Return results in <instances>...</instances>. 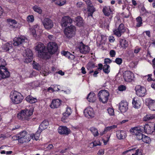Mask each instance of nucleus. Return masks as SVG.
I'll return each instance as SVG.
<instances>
[{
    "instance_id": "nucleus-38",
    "label": "nucleus",
    "mask_w": 155,
    "mask_h": 155,
    "mask_svg": "<svg viewBox=\"0 0 155 155\" xmlns=\"http://www.w3.org/2000/svg\"><path fill=\"white\" fill-rule=\"evenodd\" d=\"M137 23L136 26L137 27H140L143 24L142 18L140 16H138L136 18Z\"/></svg>"
},
{
    "instance_id": "nucleus-32",
    "label": "nucleus",
    "mask_w": 155,
    "mask_h": 155,
    "mask_svg": "<svg viewBox=\"0 0 155 155\" xmlns=\"http://www.w3.org/2000/svg\"><path fill=\"white\" fill-rule=\"evenodd\" d=\"M102 11L104 15L106 16H108L110 15L111 12L110 8L106 6H104L103 7Z\"/></svg>"
},
{
    "instance_id": "nucleus-29",
    "label": "nucleus",
    "mask_w": 155,
    "mask_h": 155,
    "mask_svg": "<svg viewBox=\"0 0 155 155\" xmlns=\"http://www.w3.org/2000/svg\"><path fill=\"white\" fill-rule=\"evenodd\" d=\"M48 125V121L47 120H44L41 124L39 127L38 129L42 131V130L47 127Z\"/></svg>"
},
{
    "instance_id": "nucleus-55",
    "label": "nucleus",
    "mask_w": 155,
    "mask_h": 155,
    "mask_svg": "<svg viewBox=\"0 0 155 155\" xmlns=\"http://www.w3.org/2000/svg\"><path fill=\"white\" fill-rule=\"evenodd\" d=\"M32 35L34 36L36 34V30L35 28H32L30 29Z\"/></svg>"
},
{
    "instance_id": "nucleus-37",
    "label": "nucleus",
    "mask_w": 155,
    "mask_h": 155,
    "mask_svg": "<svg viewBox=\"0 0 155 155\" xmlns=\"http://www.w3.org/2000/svg\"><path fill=\"white\" fill-rule=\"evenodd\" d=\"M76 21H77V25L79 26H81L83 25V20L82 18L80 16L77 17Z\"/></svg>"
},
{
    "instance_id": "nucleus-10",
    "label": "nucleus",
    "mask_w": 155,
    "mask_h": 155,
    "mask_svg": "<svg viewBox=\"0 0 155 155\" xmlns=\"http://www.w3.org/2000/svg\"><path fill=\"white\" fill-rule=\"evenodd\" d=\"M133 135L136 136L137 138L139 140H142L144 142L148 143L150 141V139L148 137L143 134L141 132H137V134L132 133Z\"/></svg>"
},
{
    "instance_id": "nucleus-64",
    "label": "nucleus",
    "mask_w": 155,
    "mask_h": 155,
    "mask_svg": "<svg viewBox=\"0 0 155 155\" xmlns=\"http://www.w3.org/2000/svg\"><path fill=\"white\" fill-rule=\"evenodd\" d=\"M109 41L110 42H113L114 41V39L113 37H110L109 38Z\"/></svg>"
},
{
    "instance_id": "nucleus-6",
    "label": "nucleus",
    "mask_w": 155,
    "mask_h": 155,
    "mask_svg": "<svg viewBox=\"0 0 155 155\" xmlns=\"http://www.w3.org/2000/svg\"><path fill=\"white\" fill-rule=\"evenodd\" d=\"M109 95V93L107 90L101 91L98 94L99 101L103 103H106L107 102Z\"/></svg>"
},
{
    "instance_id": "nucleus-5",
    "label": "nucleus",
    "mask_w": 155,
    "mask_h": 155,
    "mask_svg": "<svg viewBox=\"0 0 155 155\" xmlns=\"http://www.w3.org/2000/svg\"><path fill=\"white\" fill-rule=\"evenodd\" d=\"M143 131L148 134H150L153 132L150 126L148 125H146L144 127L140 126L134 127L130 130L131 132L135 134H137V132L141 133Z\"/></svg>"
},
{
    "instance_id": "nucleus-3",
    "label": "nucleus",
    "mask_w": 155,
    "mask_h": 155,
    "mask_svg": "<svg viewBox=\"0 0 155 155\" xmlns=\"http://www.w3.org/2000/svg\"><path fill=\"white\" fill-rule=\"evenodd\" d=\"M10 97L12 103L16 104L21 103L24 98L21 94L16 91L11 92Z\"/></svg>"
},
{
    "instance_id": "nucleus-31",
    "label": "nucleus",
    "mask_w": 155,
    "mask_h": 155,
    "mask_svg": "<svg viewBox=\"0 0 155 155\" xmlns=\"http://www.w3.org/2000/svg\"><path fill=\"white\" fill-rule=\"evenodd\" d=\"M148 106L151 110L155 111V100H150L149 101Z\"/></svg>"
},
{
    "instance_id": "nucleus-33",
    "label": "nucleus",
    "mask_w": 155,
    "mask_h": 155,
    "mask_svg": "<svg viewBox=\"0 0 155 155\" xmlns=\"http://www.w3.org/2000/svg\"><path fill=\"white\" fill-rule=\"evenodd\" d=\"M12 47V43H7L2 46V48L5 51H8Z\"/></svg>"
},
{
    "instance_id": "nucleus-40",
    "label": "nucleus",
    "mask_w": 155,
    "mask_h": 155,
    "mask_svg": "<svg viewBox=\"0 0 155 155\" xmlns=\"http://www.w3.org/2000/svg\"><path fill=\"white\" fill-rule=\"evenodd\" d=\"M33 65L34 68L36 69V70L39 71L41 70V66L38 63L35 62V61H33Z\"/></svg>"
},
{
    "instance_id": "nucleus-63",
    "label": "nucleus",
    "mask_w": 155,
    "mask_h": 155,
    "mask_svg": "<svg viewBox=\"0 0 155 155\" xmlns=\"http://www.w3.org/2000/svg\"><path fill=\"white\" fill-rule=\"evenodd\" d=\"M81 72L83 74H85L86 73V71L85 70V68L84 67H82L81 69Z\"/></svg>"
},
{
    "instance_id": "nucleus-52",
    "label": "nucleus",
    "mask_w": 155,
    "mask_h": 155,
    "mask_svg": "<svg viewBox=\"0 0 155 155\" xmlns=\"http://www.w3.org/2000/svg\"><path fill=\"white\" fill-rule=\"evenodd\" d=\"M116 54L115 51L114 50H111L110 52V54L111 57H114Z\"/></svg>"
},
{
    "instance_id": "nucleus-42",
    "label": "nucleus",
    "mask_w": 155,
    "mask_h": 155,
    "mask_svg": "<svg viewBox=\"0 0 155 155\" xmlns=\"http://www.w3.org/2000/svg\"><path fill=\"white\" fill-rule=\"evenodd\" d=\"M101 143L99 141H94L90 143V146L91 147L96 146H97L101 145Z\"/></svg>"
},
{
    "instance_id": "nucleus-35",
    "label": "nucleus",
    "mask_w": 155,
    "mask_h": 155,
    "mask_svg": "<svg viewBox=\"0 0 155 155\" xmlns=\"http://www.w3.org/2000/svg\"><path fill=\"white\" fill-rule=\"evenodd\" d=\"M155 118V115L153 114H147L143 118L144 121H147L150 120Z\"/></svg>"
},
{
    "instance_id": "nucleus-14",
    "label": "nucleus",
    "mask_w": 155,
    "mask_h": 155,
    "mask_svg": "<svg viewBox=\"0 0 155 155\" xmlns=\"http://www.w3.org/2000/svg\"><path fill=\"white\" fill-rule=\"evenodd\" d=\"M123 78L125 81L131 82L134 78V74L130 71H125L123 74Z\"/></svg>"
},
{
    "instance_id": "nucleus-22",
    "label": "nucleus",
    "mask_w": 155,
    "mask_h": 155,
    "mask_svg": "<svg viewBox=\"0 0 155 155\" xmlns=\"http://www.w3.org/2000/svg\"><path fill=\"white\" fill-rule=\"evenodd\" d=\"M128 103L126 101H122L119 104V109L121 112H125L128 109Z\"/></svg>"
},
{
    "instance_id": "nucleus-58",
    "label": "nucleus",
    "mask_w": 155,
    "mask_h": 155,
    "mask_svg": "<svg viewBox=\"0 0 155 155\" xmlns=\"http://www.w3.org/2000/svg\"><path fill=\"white\" fill-rule=\"evenodd\" d=\"M135 155H142V153L140 151L139 149H137L135 153Z\"/></svg>"
},
{
    "instance_id": "nucleus-1",
    "label": "nucleus",
    "mask_w": 155,
    "mask_h": 155,
    "mask_svg": "<svg viewBox=\"0 0 155 155\" xmlns=\"http://www.w3.org/2000/svg\"><path fill=\"white\" fill-rule=\"evenodd\" d=\"M35 48L36 51L38 52V56L39 57L46 59L49 58V53L47 52L45 46L42 43H38Z\"/></svg>"
},
{
    "instance_id": "nucleus-26",
    "label": "nucleus",
    "mask_w": 155,
    "mask_h": 155,
    "mask_svg": "<svg viewBox=\"0 0 155 155\" xmlns=\"http://www.w3.org/2000/svg\"><path fill=\"white\" fill-rule=\"evenodd\" d=\"M6 64V62L4 59H0V70H1V71H8L5 67Z\"/></svg>"
},
{
    "instance_id": "nucleus-30",
    "label": "nucleus",
    "mask_w": 155,
    "mask_h": 155,
    "mask_svg": "<svg viewBox=\"0 0 155 155\" xmlns=\"http://www.w3.org/2000/svg\"><path fill=\"white\" fill-rule=\"evenodd\" d=\"M26 101L31 104L34 103L36 102L37 101V99L35 97H33L30 95L28 96L26 98Z\"/></svg>"
},
{
    "instance_id": "nucleus-24",
    "label": "nucleus",
    "mask_w": 155,
    "mask_h": 155,
    "mask_svg": "<svg viewBox=\"0 0 155 155\" xmlns=\"http://www.w3.org/2000/svg\"><path fill=\"white\" fill-rule=\"evenodd\" d=\"M126 136L125 131L123 130H118L117 131V136L119 139H123Z\"/></svg>"
},
{
    "instance_id": "nucleus-57",
    "label": "nucleus",
    "mask_w": 155,
    "mask_h": 155,
    "mask_svg": "<svg viewBox=\"0 0 155 155\" xmlns=\"http://www.w3.org/2000/svg\"><path fill=\"white\" fill-rule=\"evenodd\" d=\"M140 48L139 47H136L134 50V53L136 54L138 53L140 50Z\"/></svg>"
},
{
    "instance_id": "nucleus-20",
    "label": "nucleus",
    "mask_w": 155,
    "mask_h": 155,
    "mask_svg": "<svg viewBox=\"0 0 155 155\" xmlns=\"http://www.w3.org/2000/svg\"><path fill=\"white\" fill-rule=\"evenodd\" d=\"M72 22V20L69 16H65L62 18L61 25L62 27H65L68 24L71 23Z\"/></svg>"
},
{
    "instance_id": "nucleus-13",
    "label": "nucleus",
    "mask_w": 155,
    "mask_h": 155,
    "mask_svg": "<svg viewBox=\"0 0 155 155\" xmlns=\"http://www.w3.org/2000/svg\"><path fill=\"white\" fill-rule=\"evenodd\" d=\"M47 49L51 54H53L56 52L58 49L57 44L54 42H50L48 44Z\"/></svg>"
},
{
    "instance_id": "nucleus-59",
    "label": "nucleus",
    "mask_w": 155,
    "mask_h": 155,
    "mask_svg": "<svg viewBox=\"0 0 155 155\" xmlns=\"http://www.w3.org/2000/svg\"><path fill=\"white\" fill-rule=\"evenodd\" d=\"M98 68H97L98 70H101L103 69V65L101 64H98Z\"/></svg>"
},
{
    "instance_id": "nucleus-15",
    "label": "nucleus",
    "mask_w": 155,
    "mask_h": 155,
    "mask_svg": "<svg viewBox=\"0 0 155 155\" xmlns=\"http://www.w3.org/2000/svg\"><path fill=\"white\" fill-rule=\"evenodd\" d=\"M136 94L139 97H143L146 94V89L140 85L137 86L135 88Z\"/></svg>"
},
{
    "instance_id": "nucleus-44",
    "label": "nucleus",
    "mask_w": 155,
    "mask_h": 155,
    "mask_svg": "<svg viewBox=\"0 0 155 155\" xmlns=\"http://www.w3.org/2000/svg\"><path fill=\"white\" fill-rule=\"evenodd\" d=\"M117 127V125H113L112 126H110L107 127L104 129V131H106V132H107L108 131L112 130V129H114Z\"/></svg>"
},
{
    "instance_id": "nucleus-61",
    "label": "nucleus",
    "mask_w": 155,
    "mask_h": 155,
    "mask_svg": "<svg viewBox=\"0 0 155 155\" xmlns=\"http://www.w3.org/2000/svg\"><path fill=\"white\" fill-rule=\"evenodd\" d=\"M152 76V74H149L148 75V78H147V80L148 81H153V79L151 78V77Z\"/></svg>"
},
{
    "instance_id": "nucleus-62",
    "label": "nucleus",
    "mask_w": 155,
    "mask_h": 155,
    "mask_svg": "<svg viewBox=\"0 0 155 155\" xmlns=\"http://www.w3.org/2000/svg\"><path fill=\"white\" fill-rule=\"evenodd\" d=\"M53 147V146L52 144H49L48 146L47 147V149L48 150H50L52 149Z\"/></svg>"
},
{
    "instance_id": "nucleus-47",
    "label": "nucleus",
    "mask_w": 155,
    "mask_h": 155,
    "mask_svg": "<svg viewBox=\"0 0 155 155\" xmlns=\"http://www.w3.org/2000/svg\"><path fill=\"white\" fill-rule=\"evenodd\" d=\"M107 111L109 114L110 116H114V109L109 108L107 109Z\"/></svg>"
},
{
    "instance_id": "nucleus-17",
    "label": "nucleus",
    "mask_w": 155,
    "mask_h": 155,
    "mask_svg": "<svg viewBox=\"0 0 155 155\" xmlns=\"http://www.w3.org/2000/svg\"><path fill=\"white\" fill-rule=\"evenodd\" d=\"M84 113L85 116L88 118L93 117L94 116L93 109L90 107H87L84 110Z\"/></svg>"
},
{
    "instance_id": "nucleus-48",
    "label": "nucleus",
    "mask_w": 155,
    "mask_h": 155,
    "mask_svg": "<svg viewBox=\"0 0 155 155\" xmlns=\"http://www.w3.org/2000/svg\"><path fill=\"white\" fill-rule=\"evenodd\" d=\"M27 20L28 22H32L34 20V17L33 15H28L27 17Z\"/></svg>"
},
{
    "instance_id": "nucleus-34",
    "label": "nucleus",
    "mask_w": 155,
    "mask_h": 155,
    "mask_svg": "<svg viewBox=\"0 0 155 155\" xmlns=\"http://www.w3.org/2000/svg\"><path fill=\"white\" fill-rule=\"evenodd\" d=\"M120 45L122 47L126 48L128 46L127 41L124 39H121L120 41Z\"/></svg>"
},
{
    "instance_id": "nucleus-53",
    "label": "nucleus",
    "mask_w": 155,
    "mask_h": 155,
    "mask_svg": "<svg viewBox=\"0 0 155 155\" xmlns=\"http://www.w3.org/2000/svg\"><path fill=\"white\" fill-rule=\"evenodd\" d=\"M48 37L50 40H54L55 38V36L52 35H48Z\"/></svg>"
},
{
    "instance_id": "nucleus-2",
    "label": "nucleus",
    "mask_w": 155,
    "mask_h": 155,
    "mask_svg": "<svg viewBox=\"0 0 155 155\" xmlns=\"http://www.w3.org/2000/svg\"><path fill=\"white\" fill-rule=\"evenodd\" d=\"M30 135L28 132L23 130L20 132L16 136H14L13 137L15 140H18L19 143H23L25 142H28L31 140Z\"/></svg>"
},
{
    "instance_id": "nucleus-18",
    "label": "nucleus",
    "mask_w": 155,
    "mask_h": 155,
    "mask_svg": "<svg viewBox=\"0 0 155 155\" xmlns=\"http://www.w3.org/2000/svg\"><path fill=\"white\" fill-rule=\"evenodd\" d=\"M72 111L71 108L69 107H67L66 112L63 114V116L61 118V121L64 123H67L69 116L71 114Z\"/></svg>"
},
{
    "instance_id": "nucleus-51",
    "label": "nucleus",
    "mask_w": 155,
    "mask_h": 155,
    "mask_svg": "<svg viewBox=\"0 0 155 155\" xmlns=\"http://www.w3.org/2000/svg\"><path fill=\"white\" fill-rule=\"evenodd\" d=\"M118 90L120 91H123L126 90V87L124 85H120L118 87Z\"/></svg>"
},
{
    "instance_id": "nucleus-12",
    "label": "nucleus",
    "mask_w": 155,
    "mask_h": 155,
    "mask_svg": "<svg viewBox=\"0 0 155 155\" xmlns=\"http://www.w3.org/2000/svg\"><path fill=\"white\" fill-rule=\"evenodd\" d=\"M42 22L44 28L46 29H50L53 26V22L49 18H45L42 21Z\"/></svg>"
},
{
    "instance_id": "nucleus-9",
    "label": "nucleus",
    "mask_w": 155,
    "mask_h": 155,
    "mask_svg": "<svg viewBox=\"0 0 155 155\" xmlns=\"http://www.w3.org/2000/svg\"><path fill=\"white\" fill-rule=\"evenodd\" d=\"M125 31V29L123 24L121 23L119 24L117 28L114 29L113 30L114 33L117 36L120 37L122 34Z\"/></svg>"
},
{
    "instance_id": "nucleus-49",
    "label": "nucleus",
    "mask_w": 155,
    "mask_h": 155,
    "mask_svg": "<svg viewBox=\"0 0 155 155\" xmlns=\"http://www.w3.org/2000/svg\"><path fill=\"white\" fill-rule=\"evenodd\" d=\"M89 5V6L88 8V11L89 12L94 13L95 11L94 8L93 6Z\"/></svg>"
},
{
    "instance_id": "nucleus-28",
    "label": "nucleus",
    "mask_w": 155,
    "mask_h": 155,
    "mask_svg": "<svg viewBox=\"0 0 155 155\" xmlns=\"http://www.w3.org/2000/svg\"><path fill=\"white\" fill-rule=\"evenodd\" d=\"M10 72L8 71H1L0 70V80L2 78H8L10 76Z\"/></svg>"
},
{
    "instance_id": "nucleus-7",
    "label": "nucleus",
    "mask_w": 155,
    "mask_h": 155,
    "mask_svg": "<svg viewBox=\"0 0 155 155\" xmlns=\"http://www.w3.org/2000/svg\"><path fill=\"white\" fill-rule=\"evenodd\" d=\"M75 27L71 25L65 29L64 33L68 38H71L75 35Z\"/></svg>"
},
{
    "instance_id": "nucleus-39",
    "label": "nucleus",
    "mask_w": 155,
    "mask_h": 155,
    "mask_svg": "<svg viewBox=\"0 0 155 155\" xmlns=\"http://www.w3.org/2000/svg\"><path fill=\"white\" fill-rule=\"evenodd\" d=\"M90 130L94 137L97 136L98 135V131L96 128L92 127L90 128Z\"/></svg>"
},
{
    "instance_id": "nucleus-60",
    "label": "nucleus",
    "mask_w": 155,
    "mask_h": 155,
    "mask_svg": "<svg viewBox=\"0 0 155 155\" xmlns=\"http://www.w3.org/2000/svg\"><path fill=\"white\" fill-rule=\"evenodd\" d=\"M83 5L81 2H79L77 3V7L80 8Z\"/></svg>"
},
{
    "instance_id": "nucleus-46",
    "label": "nucleus",
    "mask_w": 155,
    "mask_h": 155,
    "mask_svg": "<svg viewBox=\"0 0 155 155\" xmlns=\"http://www.w3.org/2000/svg\"><path fill=\"white\" fill-rule=\"evenodd\" d=\"M66 2L65 0H56L55 4L59 6H61L64 5Z\"/></svg>"
},
{
    "instance_id": "nucleus-27",
    "label": "nucleus",
    "mask_w": 155,
    "mask_h": 155,
    "mask_svg": "<svg viewBox=\"0 0 155 155\" xmlns=\"http://www.w3.org/2000/svg\"><path fill=\"white\" fill-rule=\"evenodd\" d=\"M42 131L41 130L38 129L35 134H32L30 135V138L31 137L32 139H34L36 140H38L39 138L40 134Z\"/></svg>"
},
{
    "instance_id": "nucleus-45",
    "label": "nucleus",
    "mask_w": 155,
    "mask_h": 155,
    "mask_svg": "<svg viewBox=\"0 0 155 155\" xmlns=\"http://www.w3.org/2000/svg\"><path fill=\"white\" fill-rule=\"evenodd\" d=\"M33 8L35 12L39 14H41L42 12V10L40 8L37 6H34L33 7Z\"/></svg>"
},
{
    "instance_id": "nucleus-25",
    "label": "nucleus",
    "mask_w": 155,
    "mask_h": 155,
    "mask_svg": "<svg viewBox=\"0 0 155 155\" xmlns=\"http://www.w3.org/2000/svg\"><path fill=\"white\" fill-rule=\"evenodd\" d=\"M87 99L90 102H94L96 99L95 94L93 92H90L88 94Z\"/></svg>"
},
{
    "instance_id": "nucleus-19",
    "label": "nucleus",
    "mask_w": 155,
    "mask_h": 155,
    "mask_svg": "<svg viewBox=\"0 0 155 155\" xmlns=\"http://www.w3.org/2000/svg\"><path fill=\"white\" fill-rule=\"evenodd\" d=\"M58 131L60 134L67 135L70 133L71 130L65 126H60L58 129Z\"/></svg>"
},
{
    "instance_id": "nucleus-4",
    "label": "nucleus",
    "mask_w": 155,
    "mask_h": 155,
    "mask_svg": "<svg viewBox=\"0 0 155 155\" xmlns=\"http://www.w3.org/2000/svg\"><path fill=\"white\" fill-rule=\"evenodd\" d=\"M33 114V111L31 110L26 109L22 110L17 114L18 117L23 120H28L29 117Z\"/></svg>"
},
{
    "instance_id": "nucleus-16",
    "label": "nucleus",
    "mask_w": 155,
    "mask_h": 155,
    "mask_svg": "<svg viewBox=\"0 0 155 155\" xmlns=\"http://www.w3.org/2000/svg\"><path fill=\"white\" fill-rule=\"evenodd\" d=\"M80 52L82 54H86L90 51V48L87 45H84L82 42L80 43L78 48Z\"/></svg>"
},
{
    "instance_id": "nucleus-50",
    "label": "nucleus",
    "mask_w": 155,
    "mask_h": 155,
    "mask_svg": "<svg viewBox=\"0 0 155 155\" xmlns=\"http://www.w3.org/2000/svg\"><path fill=\"white\" fill-rule=\"evenodd\" d=\"M115 62L117 64L120 65L122 62V60L121 58H117L115 60Z\"/></svg>"
},
{
    "instance_id": "nucleus-56",
    "label": "nucleus",
    "mask_w": 155,
    "mask_h": 155,
    "mask_svg": "<svg viewBox=\"0 0 155 155\" xmlns=\"http://www.w3.org/2000/svg\"><path fill=\"white\" fill-rule=\"evenodd\" d=\"M111 62V60L109 58H105L104 60V63L106 64H110Z\"/></svg>"
},
{
    "instance_id": "nucleus-8",
    "label": "nucleus",
    "mask_w": 155,
    "mask_h": 155,
    "mask_svg": "<svg viewBox=\"0 0 155 155\" xmlns=\"http://www.w3.org/2000/svg\"><path fill=\"white\" fill-rule=\"evenodd\" d=\"M23 55L25 58V62L28 63L31 61L33 59V54L31 50L29 48L26 49L24 51Z\"/></svg>"
},
{
    "instance_id": "nucleus-21",
    "label": "nucleus",
    "mask_w": 155,
    "mask_h": 155,
    "mask_svg": "<svg viewBox=\"0 0 155 155\" xmlns=\"http://www.w3.org/2000/svg\"><path fill=\"white\" fill-rule=\"evenodd\" d=\"M61 101L59 99H55L52 100L50 107L51 108H58L61 105Z\"/></svg>"
},
{
    "instance_id": "nucleus-41",
    "label": "nucleus",
    "mask_w": 155,
    "mask_h": 155,
    "mask_svg": "<svg viewBox=\"0 0 155 155\" xmlns=\"http://www.w3.org/2000/svg\"><path fill=\"white\" fill-rule=\"evenodd\" d=\"M109 68L110 66L109 65L107 64H105L103 67V71L106 74H108L110 71L109 69Z\"/></svg>"
},
{
    "instance_id": "nucleus-11",
    "label": "nucleus",
    "mask_w": 155,
    "mask_h": 155,
    "mask_svg": "<svg viewBox=\"0 0 155 155\" xmlns=\"http://www.w3.org/2000/svg\"><path fill=\"white\" fill-rule=\"evenodd\" d=\"M27 41V39L23 36L19 37H16L13 39V44L15 46H18L25 42H26Z\"/></svg>"
},
{
    "instance_id": "nucleus-36",
    "label": "nucleus",
    "mask_w": 155,
    "mask_h": 155,
    "mask_svg": "<svg viewBox=\"0 0 155 155\" xmlns=\"http://www.w3.org/2000/svg\"><path fill=\"white\" fill-rule=\"evenodd\" d=\"M62 53L64 56L68 57V58L73 59L74 58V56L68 51H63Z\"/></svg>"
},
{
    "instance_id": "nucleus-43",
    "label": "nucleus",
    "mask_w": 155,
    "mask_h": 155,
    "mask_svg": "<svg viewBox=\"0 0 155 155\" xmlns=\"http://www.w3.org/2000/svg\"><path fill=\"white\" fill-rule=\"evenodd\" d=\"M7 21L8 24L11 26L14 27V25H15L17 23V22L14 19H7Z\"/></svg>"
},
{
    "instance_id": "nucleus-54",
    "label": "nucleus",
    "mask_w": 155,
    "mask_h": 155,
    "mask_svg": "<svg viewBox=\"0 0 155 155\" xmlns=\"http://www.w3.org/2000/svg\"><path fill=\"white\" fill-rule=\"evenodd\" d=\"M48 90H51L52 91H58L59 89L58 87V86H56L54 87V89L52 87H49L48 89Z\"/></svg>"
},
{
    "instance_id": "nucleus-23",
    "label": "nucleus",
    "mask_w": 155,
    "mask_h": 155,
    "mask_svg": "<svg viewBox=\"0 0 155 155\" xmlns=\"http://www.w3.org/2000/svg\"><path fill=\"white\" fill-rule=\"evenodd\" d=\"M132 104L133 107L135 108L138 109L140 107L141 103L138 97H135L133 99Z\"/></svg>"
}]
</instances>
